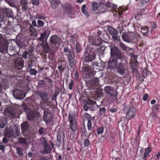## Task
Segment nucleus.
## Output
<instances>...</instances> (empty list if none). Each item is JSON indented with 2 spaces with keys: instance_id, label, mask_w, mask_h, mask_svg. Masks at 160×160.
I'll return each instance as SVG.
<instances>
[{
  "instance_id": "36",
  "label": "nucleus",
  "mask_w": 160,
  "mask_h": 160,
  "mask_svg": "<svg viewBox=\"0 0 160 160\" xmlns=\"http://www.w3.org/2000/svg\"><path fill=\"white\" fill-rule=\"evenodd\" d=\"M72 51V50H70L69 49L68 47H65L63 49L64 52L66 53V54H65V55H68L69 53Z\"/></svg>"
},
{
  "instance_id": "51",
  "label": "nucleus",
  "mask_w": 160,
  "mask_h": 160,
  "mask_svg": "<svg viewBox=\"0 0 160 160\" xmlns=\"http://www.w3.org/2000/svg\"><path fill=\"white\" fill-rule=\"evenodd\" d=\"M17 153L19 155H21L23 154L22 149L20 148H18L16 149Z\"/></svg>"
},
{
  "instance_id": "19",
  "label": "nucleus",
  "mask_w": 160,
  "mask_h": 160,
  "mask_svg": "<svg viewBox=\"0 0 160 160\" xmlns=\"http://www.w3.org/2000/svg\"><path fill=\"white\" fill-rule=\"evenodd\" d=\"M2 18H3V21L5 17H8L12 13V9L9 8H3L2 9Z\"/></svg>"
},
{
  "instance_id": "61",
  "label": "nucleus",
  "mask_w": 160,
  "mask_h": 160,
  "mask_svg": "<svg viewBox=\"0 0 160 160\" xmlns=\"http://www.w3.org/2000/svg\"><path fill=\"white\" fill-rule=\"evenodd\" d=\"M28 54V52L25 51L24 52L23 54V57L24 58H27Z\"/></svg>"
},
{
  "instance_id": "39",
  "label": "nucleus",
  "mask_w": 160,
  "mask_h": 160,
  "mask_svg": "<svg viewBox=\"0 0 160 160\" xmlns=\"http://www.w3.org/2000/svg\"><path fill=\"white\" fill-rule=\"evenodd\" d=\"M74 80L72 79L71 80L70 83L68 85V88L69 90H72V88L74 86Z\"/></svg>"
},
{
  "instance_id": "22",
  "label": "nucleus",
  "mask_w": 160,
  "mask_h": 160,
  "mask_svg": "<svg viewBox=\"0 0 160 160\" xmlns=\"http://www.w3.org/2000/svg\"><path fill=\"white\" fill-rule=\"evenodd\" d=\"M111 7L115 12L118 13V15L119 16H121L122 14V13L123 12L125 11L124 10H122V8L119 9L118 8H117V5L115 4H113L112 6Z\"/></svg>"
},
{
  "instance_id": "14",
  "label": "nucleus",
  "mask_w": 160,
  "mask_h": 160,
  "mask_svg": "<svg viewBox=\"0 0 160 160\" xmlns=\"http://www.w3.org/2000/svg\"><path fill=\"white\" fill-rule=\"evenodd\" d=\"M23 61L20 58H17L14 61L15 68L16 69L21 70L23 67Z\"/></svg>"
},
{
  "instance_id": "7",
  "label": "nucleus",
  "mask_w": 160,
  "mask_h": 160,
  "mask_svg": "<svg viewBox=\"0 0 160 160\" xmlns=\"http://www.w3.org/2000/svg\"><path fill=\"white\" fill-rule=\"evenodd\" d=\"M8 48L7 41L4 38L0 37V52L5 53L8 51Z\"/></svg>"
},
{
  "instance_id": "49",
  "label": "nucleus",
  "mask_w": 160,
  "mask_h": 160,
  "mask_svg": "<svg viewBox=\"0 0 160 160\" xmlns=\"http://www.w3.org/2000/svg\"><path fill=\"white\" fill-rule=\"evenodd\" d=\"M30 30L31 32H34L36 31V29L33 26L30 25L29 27Z\"/></svg>"
},
{
  "instance_id": "63",
  "label": "nucleus",
  "mask_w": 160,
  "mask_h": 160,
  "mask_svg": "<svg viewBox=\"0 0 160 160\" xmlns=\"http://www.w3.org/2000/svg\"><path fill=\"white\" fill-rule=\"evenodd\" d=\"M69 69H68L67 71H66L65 72V75L67 77H69Z\"/></svg>"
},
{
  "instance_id": "34",
  "label": "nucleus",
  "mask_w": 160,
  "mask_h": 160,
  "mask_svg": "<svg viewBox=\"0 0 160 160\" xmlns=\"http://www.w3.org/2000/svg\"><path fill=\"white\" fill-rule=\"evenodd\" d=\"M45 148L43 151L44 153H48L51 151V148L48 145H45Z\"/></svg>"
},
{
  "instance_id": "46",
  "label": "nucleus",
  "mask_w": 160,
  "mask_h": 160,
  "mask_svg": "<svg viewBox=\"0 0 160 160\" xmlns=\"http://www.w3.org/2000/svg\"><path fill=\"white\" fill-rule=\"evenodd\" d=\"M84 117L88 120H92V118L91 117L89 114L88 113H85L84 115Z\"/></svg>"
},
{
  "instance_id": "44",
  "label": "nucleus",
  "mask_w": 160,
  "mask_h": 160,
  "mask_svg": "<svg viewBox=\"0 0 160 160\" xmlns=\"http://www.w3.org/2000/svg\"><path fill=\"white\" fill-rule=\"evenodd\" d=\"M4 121L3 122H0V127L2 128L4 127V126L7 123V121L6 119H3Z\"/></svg>"
},
{
  "instance_id": "31",
  "label": "nucleus",
  "mask_w": 160,
  "mask_h": 160,
  "mask_svg": "<svg viewBox=\"0 0 160 160\" xmlns=\"http://www.w3.org/2000/svg\"><path fill=\"white\" fill-rule=\"evenodd\" d=\"M150 23L151 28V32H152L153 30L156 29L157 28L158 25L155 22H151Z\"/></svg>"
},
{
  "instance_id": "2",
  "label": "nucleus",
  "mask_w": 160,
  "mask_h": 160,
  "mask_svg": "<svg viewBox=\"0 0 160 160\" xmlns=\"http://www.w3.org/2000/svg\"><path fill=\"white\" fill-rule=\"evenodd\" d=\"M108 62V68L119 73L120 75H123L125 73V70L124 65L122 62H118V61L115 62L113 63Z\"/></svg>"
},
{
  "instance_id": "35",
  "label": "nucleus",
  "mask_w": 160,
  "mask_h": 160,
  "mask_svg": "<svg viewBox=\"0 0 160 160\" xmlns=\"http://www.w3.org/2000/svg\"><path fill=\"white\" fill-rule=\"evenodd\" d=\"M119 46L123 51H127L128 48V47L125 46L123 43L122 42L120 43L119 44Z\"/></svg>"
},
{
  "instance_id": "24",
  "label": "nucleus",
  "mask_w": 160,
  "mask_h": 160,
  "mask_svg": "<svg viewBox=\"0 0 160 160\" xmlns=\"http://www.w3.org/2000/svg\"><path fill=\"white\" fill-rule=\"evenodd\" d=\"M141 32L143 35L147 36L149 33V28L147 26L143 27L141 28Z\"/></svg>"
},
{
  "instance_id": "8",
  "label": "nucleus",
  "mask_w": 160,
  "mask_h": 160,
  "mask_svg": "<svg viewBox=\"0 0 160 160\" xmlns=\"http://www.w3.org/2000/svg\"><path fill=\"white\" fill-rule=\"evenodd\" d=\"M14 97L17 99H23L25 96V92L18 89H15L13 92Z\"/></svg>"
},
{
  "instance_id": "1",
  "label": "nucleus",
  "mask_w": 160,
  "mask_h": 160,
  "mask_svg": "<svg viewBox=\"0 0 160 160\" xmlns=\"http://www.w3.org/2000/svg\"><path fill=\"white\" fill-rule=\"evenodd\" d=\"M110 48L111 57L108 62H111V63L113 64L116 61L122 58V56L121 52L116 46L114 45H111Z\"/></svg>"
},
{
  "instance_id": "59",
  "label": "nucleus",
  "mask_w": 160,
  "mask_h": 160,
  "mask_svg": "<svg viewBox=\"0 0 160 160\" xmlns=\"http://www.w3.org/2000/svg\"><path fill=\"white\" fill-rule=\"evenodd\" d=\"M87 8V6L86 4H84L83 5V6H82L81 10L82 11V12H83V11L86 10V8Z\"/></svg>"
},
{
  "instance_id": "15",
  "label": "nucleus",
  "mask_w": 160,
  "mask_h": 160,
  "mask_svg": "<svg viewBox=\"0 0 160 160\" xmlns=\"http://www.w3.org/2000/svg\"><path fill=\"white\" fill-rule=\"evenodd\" d=\"M68 58L69 65L72 68L74 66L75 54L73 51L68 54Z\"/></svg>"
},
{
  "instance_id": "41",
  "label": "nucleus",
  "mask_w": 160,
  "mask_h": 160,
  "mask_svg": "<svg viewBox=\"0 0 160 160\" xmlns=\"http://www.w3.org/2000/svg\"><path fill=\"white\" fill-rule=\"evenodd\" d=\"M40 143L44 146L47 145V142L45 138L44 137L41 138L40 139Z\"/></svg>"
},
{
  "instance_id": "53",
  "label": "nucleus",
  "mask_w": 160,
  "mask_h": 160,
  "mask_svg": "<svg viewBox=\"0 0 160 160\" xmlns=\"http://www.w3.org/2000/svg\"><path fill=\"white\" fill-rule=\"evenodd\" d=\"M74 76L75 77V79L76 80H78L79 79V74L77 71H76L74 73Z\"/></svg>"
},
{
  "instance_id": "3",
  "label": "nucleus",
  "mask_w": 160,
  "mask_h": 160,
  "mask_svg": "<svg viewBox=\"0 0 160 160\" xmlns=\"http://www.w3.org/2000/svg\"><path fill=\"white\" fill-rule=\"evenodd\" d=\"M95 53L91 51L90 49L85 51L83 55L84 61L88 63L91 62L95 59Z\"/></svg>"
},
{
  "instance_id": "54",
  "label": "nucleus",
  "mask_w": 160,
  "mask_h": 160,
  "mask_svg": "<svg viewBox=\"0 0 160 160\" xmlns=\"http://www.w3.org/2000/svg\"><path fill=\"white\" fill-rule=\"evenodd\" d=\"M93 83H94V85H97L99 83V79L97 78H95L93 79Z\"/></svg>"
},
{
  "instance_id": "62",
  "label": "nucleus",
  "mask_w": 160,
  "mask_h": 160,
  "mask_svg": "<svg viewBox=\"0 0 160 160\" xmlns=\"http://www.w3.org/2000/svg\"><path fill=\"white\" fill-rule=\"evenodd\" d=\"M82 12L87 17H88L89 15V14L87 10L83 11V12Z\"/></svg>"
},
{
  "instance_id": "56",
  "label": "nucleus",
  "mask_w": 160,
  "mask_h": 160,
  "mask_svg": "<svg viewBox=\"0 0 160 160\" xmlns=\"http://www.w3.org/2000/svg\"><path fill=\"white\" fill-rule=\"evenodd\" d=\"M150 0H140L142 4H145L148 3Z\"/></svg>"
},
{
  "instance_id": "23",
  "label": "nucleus",
  "mask_w": 160,
  "mask_h": 160,
  "mask_svg": "<svg viewBox=\"0 0 160 160\" xmlns=\"http://www.w3.org/2000/svg\"><path fill=\"white\" fill-rule=\"evenodd\" d=\"M59 3V0H51V4L52 8L53 9L56 8Z\"/></svg>"
},
{
  "instance_id": "10",
  "label": "nucleus",
  "mask_w": 160,
  "mask_h": 160,
  "mask_svg": "<svg viewBox=\"0 0 160 160\" xmlns=\"http://www.w3.org/2000/svg\"><path fill=\"white\" fill-rule=\"evenodd\" d=\"M50 42L55 45V48L58 49L60 46V40L57 35H54L51 36L50 38Z\"/></svg>"
},
{
  "instance_id": "50",
  "label": "nucleus",
  "mask_w": 160,
  "mask_h": 160,
  "mask_svg": "<svg viewBox=\"0 0 160 160\" xmlns=\"http://www.w3.org/2000/svg\"><path fill=\"white\" fill-rule=\"evenodd\" d=\"M32 3L33 5L38 6L39 4V0H32Z\"/></svg>"
},
{
  "instance_id": "47",
  "label": "nucleus",
  "mask_w": 160,
  "mask_h": 160,
  "mask_svg": "<svg viewBox=\"0 0 160 160\" xmlns=\"http://www.w3.org/2000/svg\"><path fill=\"white\" fill-rule=\"evenodd\" d=\"M151 151V149L149 147L147 148L145 150L144 154L148 156Z\"/></svg>"
},
{
  "instance_id": "60",
  "label": "nucleus",
  "mask_w": 160,
  "mask_h": 160,
  "mask_svg": "<svg viewBox=\"0 0 160 160\" xmlns=\"http://www.w3.org/2000/svg\"><path fill=\"white\" fill-rule=\"evenodd\" d=\"M32 26L35 27H38L37 25V24L36 21L35 20H32Z\"/></svg>"
},
{
  "instance_id": "5",
  "label": "nucleus",
  "mask_w": 160,
  "mask_h": 160,
  "mask_svg": "<svg viewBox=\"0 0 160 160\" xmlns=\"http://www.w3.org/2000/svg\"><path fill=\"white\" fill-rule=\"evenodd\" d=\"M97 106L96 102L94 101H84L83 107L85 111L88 110V109L94 110Z\"/></svg>"
},
{
  "instance_id": "57",
  "label": "nucleus",
  "mask_w": 160,
  "mask_h": 160,
  "mask_svg": "<svg viewBox=\"0 0 160 160\" xmlns=\"http://www.w3.org/2000/svg\"><path fill=\"white\" fill-rule=\"evenodd\" d=\"M149 98V95L148 94H144L143 97V100H147Z\"/></svg>"
},
{
  "instance_id": "52",
  "label": "nucleus",
  "mask_w": 160,
  "mask_h": 160,
  "mask_svg": "<svg viewBox=\"0 0 160 160\" xmlns=\"http://www.w3.org/2000/svg\"><path fill=\"white\" fill-rule=\"evenodd\" d=\"M64 8L65 9H69L71 8V6L67 3H66L64 6Z\"/></svg>"
},
{
  "instance_id": "38",
  "label": "nucleus",
  "mask_w": 160,
  "mask_h": 160,
  "mask_svg": "<svg viewBox=\"0 0 160 160\" xmlns=\"http://www.w3.org/2000/svg\"><path fill=\"white\" fill-rule=\"evenodd\" d=\"M34 65H35V62L34 60H31L29 62L28 66V68H31Z\"/></svg>"
},
{
  "instance_id": "29",
  "label": "nucleus",
  "mask_w": 160,
  "mask_h": 160,
  "mask_svg": "<svg viewBox=\"0 0 160 160\" xmlns=\"http://www.w3.org/2000/svg\"><path fill=\"white\" fill-rule=\"evenodd\" d=\"M92 10L93 11H96L99 8L97 3L96 2H93L92 3Z\"/></svg>"
},
{
  "instance_id": "37",
  "label": "nucleus",
  "mask_w": 160,
  "mask_h": 160,
  "mask_svg": "<svg viewBox=\"0 0 160 160\" xmlns=\"http://www.w3.org/2000/svg\"><path fill=\"white\" fill-rule=\"evenodd\" d=\"M29 72L31 75H36L37 73V71L35 69L30 68Z\"/></svg>"
},
{
  "instance_id": "27",
  "label": "nucleus",
  "mask_w": 160,
  "mask_h": 160,
  "mask_svg": "<svg viewBox=\"0 0 160 160\" xmlns=\"http://www.w3.org/2000/svg\"><path fill=\"white\" fill-rule=\"evenodd\" d=\"M107 8L106 4L104 3H101L99 5V10L101 12H105Z\"/></svg>"
},
{
  "instance_id": "6",
  "label": "nucleus",
  "mask_w": 160,
  "mask_h": 160,
  "mask_svg": "<svg viewBox=\"0 0 160 160\" xmlns=\"http://www.w3.org/2000/svg\"><path fill=\"white\" fill-rule=\"evenodd\" d=\"M105 93L109 95L113 99H116L117 97V91L113 88L110 86H107L105 88Z\"/></svg>"
},
{
  "instance_id": "13",
  "label": "nucleus",
  "mask_w": 160,
  "mask_h": 160,
  "mask_svg": "<svg viewBox=\"0 0 160 160\" xmlns=\"http://www.w3.org/2000/svg\"><path fill=\"white\" fill-rule=\"evenodd\" d=\"M136 113V111L134 107L130 108L128 110L126 117L128 120H130L133 118Z\"/></svg>"
},
{
  "instance_id": "64",
  "label": "nucleus",
  "mask_w": 160,
  "mask_h": 160,
  "mask_svg": "<svg viewBox=\"0 0 160 160\" xmlns=\"http://www.w3.org/2000/svg\"><path fill=\"white\" fill-rule=\"evenodd\" d=\"M19 141L21 143H26V140L24 138H21L20 139Z\"/></svg>"
},
{
  "instance_id": "16",
  "label": "nucleus",
  "mask_w": 160,
  "mask_h": 160,
  "mask_svg": "<svg viewBox=\"0 0 160 160\" xmlns=\"http://www.w3.org/2000/svg\"><path fill=\"white\" fill-rule=\"evenodd\" d=\"M103 41L100 37H92V44L96 46H99L103 43Z\"/></svg>"
},
{
  "instance_id": "25",
  "label": "nucleus",
  "mask_w": 160,
  "mask_h": 160,
  "mask_svg": "<svg viewBox=\"0 0 160 160\" xmlns=\"http://www.w3.org/2000/svg\"><path fill=\"white\" fill-rule=\"evenodd\" d=\"M49 35L48 32L45 31L43 33L41 34V36L38 39V40L40 42H42L44 39L47 40L48 37Z\"/></svg>"
},
{
  "instance_id": "18",
  "label": "nucleus",
  "mask_w": 160,
  "mask_h": 160,
  "mask_svg": "<svg viewBox=\"0 0 160 160\" xmlns=\"http://www.w3.org/2000/svg\"><path fill=\"white\" fill-rule=\"evenodd\" d=\"M41 46L45 52L48 53L50 51V48L47 41H42L41 42Z\"/></svg>"
},
{
  "instance_id": "58",
  "label": "nucleus",
  "mask_w": 160,
  "mask_h": 160,
  "mask_svg": "<svg viewBox=\"0 0 160 160\" xmlns=\"http://www.w3.org/2000/svg\"><path fill=\"white\" fill-rule=\"evenodd\" d=\"M58 93L57 92H55L54 94L53 95L52 100H55L56 99L57 96H58Z\"/></svg>"
},
{
  "instance_id": "28",
  "label": "nucleus",
  "mask_w": 160,
  "mask_h": 160,
  "mask_svg": "<svg viewBox=\"0 0 160 160\" xmlns=\"http://www.w3.org/2000/svg\"><path fill=\"white\" fill-rule=\"evenodd\" d=\"M35 19H40L44 20L46 18V17L44 14H41L40 13L37 14L35 16Z\"/></svg>"
},
{
  "instance_id": "9",
  "label": "nucleus",
  "mask_w": 160,
  "mask_h": 160,
  "mask_svg": "<svg viewBox=\"0 0 160 160\" xmlns=\"http://www.w3.org/2000/svg\"><path fill=\"white\" fill-rule=\"evenodd\" d=\"M108 32L110 33L112 35V39L115 41H118V39H120V38H118V35L119 32L118 30L115 29L112 26H108Z\"/></svg>"
},
{
  "instance_id": "55",
  "label": "nucleus",
  "mask_w": 160,
  "mask_h": 160,
  "mask_svg": "<svg viewBox=\"0 0 160 160\" xmlns=\"http://www.w3.org/2000/svg\"><path fill=\"white\" fill-rule=\"evenodd\" d=\"M89 141L88 139H86L84 142V144L85 147L88 146L89 144Z\"/></svg>"
},
{
  "instance_id": "20",
  "label": "nucleus",
  "mask_w": 160,
  "mask_h": 160,
  "mask_svg": "<svg viewBox=\"0 0 160 160\" xmlns=\"http://www.w3.org/2000/svg\"><path fill=\"white\" fill-rule=\"evenodd\" d=\"M43 119L46 123L50 122L52 120V115L49 112L44 111Z\"/></svg>"
},
{
  "instance_id": "11",
  "label": "nucleus",
  "mask_w": 160,
  "mask_h": 160,
  "mask_svg": "<svg viewBox=\"0 0 160 160\" xmlns=\"http://www.w3.org/2000/svg\"><path fill=\"white\" fill-rule=\"evenodd\" d=\"M70 123L71 128L72 131H75L77 129V125L76 124V121L75 116L71 115L70 113L68 117Z\"/></svg>"
},
{
  "instance_id": "40",
  "label": "nucleus",
  "mask_w": 160,
  "mask_h": 160,
  "mask_svg": "<svg viewBox=\"0 0 160 160\" xmlns=\"http://www.w3.org/2000/svg\"><path fill=\"white\" fill-rule=\"evenodd\" d=\"M92 120H88V122L87 126L88 129L89 130H91L92 129Z\"/></svg>"
},
{
  "instance_id": "33",
  "label": "nucleus",
  "mask_w": 160,
  "mask_h": 160,
  "mask_svg": "<svg viewBox=\"0 0 160 160\" xmlns=\"http://www.w3.org/2000/svg\"><path fill=\"white\" fill-rule=\"evenodd\" d=\"M75 49L76 52L77 53H79L81 51V46L79 43L77 42L75 44Z\"/></svg>"
},
{
  "instance_id": "12",
  "label": "nucleus",
  "mask_w": 160,
  "mask_h": 160,
  "mask_svg": "<svg viewBox=\"0 0 160 160\" xmlns=\"http://www.w3.org/2000/svg\"><path fill=\"white\" fill-rule=\"evenodd\" d=\"M122 38L123 40L128 42H135L137 41L136 39V37L134 35H131L130 33L126 34L123 33L122 35Z\"/></svg>"
},
{
  "instance_id": "48",
  "label": "nucleus",
  "mask_w": 160,
  "mask_h": 160,
  "mask_svg": "<svg viewBox=\"0 0 160 160\" xmlns=\"http://www.w3.org/2000/svg\"><path fill=\"white\" fill-rule=\"evenodd\" d=\"M103 132V128L102 127L98 128L97 130V133L98 134L102 133Z\"/></svg>"
},
{
  "instance_id": "30",
  "label": "nucleus",
  "mask_w": 160,
  "mask_h": 160,
  "mask_svg": "<svg viewBox=\"0 0 160 160\" xmlns=\"http://www.w3.org/2000/svg\"><path fill=\"white\" fill-rule=\"evenodd\" d=\"M21 129L23 132L25 131L28 128V123L26 122H23L21 125Z\"/></svg>"
},
{
  "instance_id": "32",
  "label": "nucleus",
  "mask_w": 160,
  "mask_h": 160,
  "mask_svg": "<svg viewBox=\"0 0 160 160\" xmlns=\"http://www.w3.org/2000/svg\"><path fill=\"white\" fill-rule=\"evenodd\" d=\"M58 65H59L58 67V68L61 73H62V72L64 71L65 68L62 63L60 62L59 63Z\"/></svg>"
},
{
  "instance_id": "42",
  "label": "nucleus",
  "mask_w": 160,
  "mask_h": 160,
  "mask_svg": "<svg viewBox=\"0 0 160 160\" xmlns=\"http://www.w3.org/2000/svg\"><path fill=\"white\" fill-rule=\"evenodd\" d=\"M106 112V109L104 108H99V112L98 115L101 116L102 115L105 113Z\"/></svg>"
},
{
  "instance_id": "4",
  "label": "nucleus",
  "mask_w": 160,
  "mask_h": 160,
  "mask_svg": "<svg viewBox=\"0 0 160 160\" xmlns=\"http://www.w3.org/2000/svg\"><path fill=\"white\" fill-rule=\"evenodd\" d=\"M82 72L86 78L91 77L94 74V72L92 70L91 68L88 65L82 67Z\"/></svg>"
},
{
  "instance_id": "45",
  "label": "nucleus",
  "mask_w": 160,
  "mask_h": 160,
  "mask_svg": "<svg viewBox=\"0 0 160 160\" xmlns=\"http://www.w3.org/2000/svg\"><path fill=\"white\" fill-rule=\"evenodd\" d=\"M38 27H41L43 26L44 24V22L41 20H38L37 21Z\"/></svg>"
},
{
  "instance_id": "17",
  "label": "nucleus",
  "mask_w": 160,
  "mask_h": 160,
  "mask_svg": "<svg viewBox=\"0 0 160 160\" xmlns=\"http://www.w3.org/2000/svg\"><path fill=\"white\" fill-rule=\"evenodd\" d=\"M103 90L102 89H97L94 90V93L93 94H91V97L93 98H95V100H97L96 98H98L102 97L103 95V94L102 92Z\"/></svg>"
},
{
  "instance_id": "21",
  "label": "nucleus",
  "mask_w": 160,
  "mask_h": 160,
  "mask_svg": "<svg viewBox=\"0 0 160 160\" xmlns=\"http://www.w3.org/2000/svg\"><path fill=\"white\" fill-rule=\"evenodd\" d=\"M38 94L42 100H48L50 98V96L44 92H38Z\"/></svg>"
},
{
  "instance_id": "26",
  "label": "nucleus",
  "mask_w": 160,
  "mask_h": 160,
  "mask_svg": "<svg viewBox=\"0 0 160 160\" xmlns=\"http://www.w3.org/2000/svg\"><path fill=\"white\" fill-rule=\"evenodd\" d=\"M20 3L22 10L25 11L27 10L28 7L27 6L28 4L27 1H26V0H21Z\"/></svg>"
},
{
  "instance_id": "43",
  "label": "nucleus",
  "mask_w": 160,
  "mask_h": 160,
  "mask_svg": "<svg viewBox=\"0 0 160 160\" xmlns=\"http://www.w3.org/2000/svg\"><path fill=\"white\" fill-rule=\"evenodd\" d=\"M5 112L8 113L10 117H13L14 116V114L11 110V109L9 108H8L5 110Z\"/></svg>"
}]
</instances>
